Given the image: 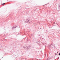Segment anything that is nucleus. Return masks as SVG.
<instances>
[{
	"label": "nucleus",
	"mask_w": 60,
	"mask_h": 60,
	"mask_svg": "<svg viewBox=\"0 0 60 60\" xmlns=\"http://www.w3.org/2000/svg\"><path fill=\"white\" fill-rule=\"evenodd\" d=\"M4 4H5V3H4L3 4H2V5H4Z\"/></svg>",
	"instance_id": "obj_1"
},
{
	"label": "nucleus",
	"mask_w": 60,
	"mask_h": 60,
	"mask_svg": "<svg viewBox=\"0 0 60 60\" xmlns=\"http://www.w3.org/2000/svg\"><path fill=\"white\" fill-rule=\"evenodd\" d=\"M59 56H60V53L59 54Z\"/></svg>",
	"instance_id": "obj_2"
}]
</instances>
